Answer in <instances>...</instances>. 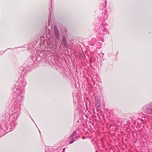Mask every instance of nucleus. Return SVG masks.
I'll list each match as a JSON object with an SVG mask.
<instances>
[{
	"label": "nucleus",
	"mask_w": 152,
	"mask_h": 152,
	"mask_svg": "<svg viewBox=\"0 0 152 152\" xmlns=\"http://www.w3.org/2000/svg\"><path fill=\"white\" fill-rule=\"evenodd\" d=\"M102 42H104V39H103V38L102 39Z\"/></svg>",
	"instance_id": "7c9ffc66"
},
{
	"label": "nucleus",
	"mask_w": 152,
	"mask_h": 152,
	"mask_svg": "<svg viewBox=\"0 0 152 152\" xmlns=\"http://www.w3.org/2000/svg\"><path fill=\"white\" fill-rule=\"evenodd\" d=\"M5 119V123H4V124H14V122L17 120V118L15 115H12V114H11L10 113H7L6 114Z\"/></svg>",
	"instance_id": "20e7f679"
},
{
	"label": "nucleus",
	"mask_w": 152,
	"mask_h": 152,
	"mask_svg": "<svg viewBox=\"0 0 152 152\" xmlns=\"http://www.w3.org/2000/svg\"><path fill=\"white\" fill-rule=\"evenodd\" d=\"M63 151H65V148H64L63 149Z\"/></svg>",
	"instance_id": "c85d7f7f"
},
{
	"label": "nucleus",
	"mask_w": 152,
	"mask_h": 152,
	"mask_svg": "<svg viewBox=\"0 0 152 152\" xmlns=\"http://www.w3.org/2000/svg\"><path fill=\"white\" fill-rule=\"evenodd\" d=\"M26 113H27L28 115V114H29V113H28V111H26Z\"/></svg>",
	"instance_id": "c756f323"
},
{
	"label": "nucleus",
	"mask_w": 152,
	"mask_h": 152,
	"mask_svg": "<svg viewBox=\"0 0 152 152\" xmlns=\"http://www.w3.org/2000/svg\"><path fill=\"white\" fill-rule=\"evenodd\" d=\"M63 77V78H65L67 77V75L65 71L62 72Z\"/></svg>",
	"instance_id": "f3484780"
},
{
	"label": "nucleus",
	"mask_w": 152,
	"mask_h": 152,
	"mask_svg": "<svg viewBox=\"0 0 152 152\" xmlns=\"http://www.w3.org/2000/svg\"><path fill=\"white\" fill-rule=\"evenodd\" d=\"M97 44L98 45V44L99 45L101 46V45H102V44L101 43H100V42H98Z\"/></svg>",
	"instance_id": "a878e982"
},
{
	"label": "nucleus",
	"mask_w": 152,
	"mask_h": 152,
	"mask_svg": "<svg viewBox=\"0 0 152 152\" xmlns=\"http://www.w3.org/2000/svg\"><path fill=\"white\" fill-rule=\"evenodd\" d=\"M143 115V113L142 112H141L139 113H138L137 114V115L139 116L140 117H139V116L137 117V116H136L137 117V118L138 119H140L142 117V116Z\"/></svg>",
	"instance_id": "2eb2a0df"
},
{
	"label": "nucleus",
	"mask_w": 152,
	"mask_h": 152,
	"mask_svg": "<svg viewBox=\"0 0 152 152\" xmlns=\"http://www.w3.org/2000/svg\"><path fill=\"white\" fill-rule=\"evenodd\" d=\"M19 104L18 105L13 104L11 102V104L13 106V107H15V109L14 110V114L12 115H14L15 117H16L17 119L18 117L20 115L21 112H20V108L19 107L20 103L19 102Z\"/></svg>",
	"instance_id": "423d86ee"
},
{
	"label": "nucleus",
	"mask_w": 152,
	"mask_h": 152,
	"mask_svg": "<svg viewBox=\"0 0 152 152\" xmlns=\"http://www.w3.org/2000/svg\"><path fill=\"white\" fill-rule=\"evenodd\" d=\"M133 118H134L132 117H130L129 118L131 120L132 123L133 124H135V123H136V121H135L134 120H133Z\"/></svg>",
	"instance_id": "aec40b11"
},
{
	"label": "nucleus",
	"mask_w": 152,
	"mask_h": 152,
	"mask_svg": "<svg viewBox=\"0 0 152 152\" xmlns=\"http://www.w3.org/2000/svg\"><path fill=\"white\" fill-rule=\"evenodd\" d=\"M4 125H5V129L7 128L9 130V132L12 131L15 128L16 126V125L15 124L14 125L13 124H4Z\"/></svg>",
	"instance_id": "1a4fd4ad"
},
{
	"label": "nucleus",
	"mask_w": 152,
	"mask_h": 152,
	"mask_svg": "<svg viewBox=\"0 0 152 152\" xmlns=\"http://www.w3.org/2000/svg\"><path fill=\"white\" fill-rule=\"evenodd\" d=\"M98 32L100 36L104 37H106L110 34L108 29L105 26L101 25L98 30Z\"/></svg>",
	"instance_id": "39448f33"
},
{
	"label": "nucleus",
	"mask_w": 152,
	"mask_h": 152,
	"mask_svg": "<svg viewBox=\"0 0 152 152\" xmlns=\"http://www.w3.org/2000/svg\"><path fill=\"white\" fill-rule=\"evenodd\" d=\"M118 54V52H117V53L116 54V55H115L116 56Z\"/></svg>",
	"instance_id": "cd10ccee"
},
{
	"label": "nucleus",
	"mask_w": 152,
	"mask_h": 152,
	"mask_svg": "<svg viewBox=\"0 0 152 152\" xmlns=\"http://www.w3.org/2000/svg\"><path fill=\"white\" fill-rule=\"evenodd\" d=\"M64 31L65 33V34H66V37H67V28L65 27H64Z\"/></svg>",
	"instance_id": "4be33fe9"
},
{
	"label": "nucleus",
	"mask_w": 152,
	"mask_h": 152,
	"mask_svg": "<svg viewBox=\"0 0 152 152\" xmlns=\"http://www.w3.org/2000/svg\"><path fill=\"white\" fill-rule=\"evenodd\" d=\"M63 152H64V151H63Z\"/></svg>",
	"instance_id": "e433bc0d"
},
{
	"label": "nucleus",
	"mask_w": 152,
	"mask_h": 152,
	"mask_svg": "<svg viewBox=\"0 0 152 152\" xmlns=\"http://www.w3.org/2000/svg\"><path fill=\"white\" fill-rule=\"evenodd\" d=\"M26 81L23 78H19L14 85L13 88L12 96L13 99L12 100V103L13 104H19L21 99L24 98V92L22 90L26 85Z\"/></svg>",
	"instance_id": "f257e3e1"
},
{
	"label": "nucleus",
	"mask_w": 152,
	"mask_h": 152,
	"mask_svg": "<svg viewBox=\"0 0 152 152\" xmlns=\"http://www.w3.org/2000/svg\"><path fill=\"white\" fill-rule=\"evenodd\" d=\"M82 138V139H85V137H83Z\"/></svg>",
	"instance_id": "bb28decb"
},
{
	"label": "nucleus",
	"mask_w": 152,
	"mask_h": 152,
	"mask_svg": "<svg viewBox=\"0 0 152 152\" xmlns=\"http://www.w3.org/2000/svg\"><path fill=\"white\" fill-rule=\"evenodd\" d=\"M5 133L4 132H1L0 131V137L4 135Z\"/></svg>",
	"instance_id": "5701e85b"
},
{
	"label": "nucleus",
	"mask_w": 152,
	"mask_h": 152,
	"mask_svg": "<svg viewBox=\"0 0 152 152\" xmlns=\"http://www.w3.org/2000/svg\"><path fill=\"white\" fill-rule=\"evenodd\" d=\"M49 11H50V14H49V15L48 16V23L49 24H50V20L51 18V12H50V11L49 10Z\"/></svg>",
	"instance_id": "6ab92c4d"
},
{
	"label": "nucleus",
	"mask_w": 152,
	"mask_h": 152,
	"mask_svg": "<svg viewBox=\"0 0 152 152\" xmlns=\"http://www.w3.org/2000/svg\"><path fill=\"white\" fill-rule=\"evenodd\" d=\"M95 107L96 108L98 109H100L101 108V105L100 103H95Z\"/></svg>",
	"instance_id": "a211bd4d"
},
{
	"label": "nucleus",
	"mask_w": 152,
	"mask_h": 152,
	"mask_svg": "<svg viewBox=\"0 0 152 152\" xmlns=\"http://www.w3.org/2000/svg\"><path fill=\"white\" fill-rule=\"evenodd\" d=\"M38 130H39V133H40V130H39V129H38Z\"/></svg>",
	"instance_id": "473e14b6"
},
{
	"label": "nucleus",
	"mask_w": 152,
	"mask_h": 152,
	"mask_svg": "<svg viewBox=\"0 0 152 152\" xmlns=\"http://www.w3.org/2000/svg\"><path fill=\"white\" fill-rule=\"evenodd\" d=\"M43 38V37H41V38Z\"/></svg>",
	"instance_id": "f704fd0d"
},
{
	"label": "nucleus",
	"mask_w": 152,
	"mask_h": 152,
	"mask_svg": "<svg viewBox=\"0 0 152 152\" xmlns=\"http://www.w3.org/2000/svg\"><path fill=\"white\" fill-rule=\"evenodd\" d=\"M77 122L78 123L79 122V121H78Z\"/></svg>",
	"instance_id": "c9c22d12"
},
{
	"label": "nucleus",
	"mask_w": 152,
	"mask_h": 152,
	"mask_svg": "<svg viewBox=\"0 0 152 152\" xmlns=\"http://www.w3.org/2000/svg\"><path fill=\"white\" fill-rule=\"evenodd\" d=\"M107 4L106 0L103 1L100 4L99 7V9L101 10H103L106 7Z\"/></svg>",
	"instance_id": "f8f14e48"
},
{
	"label": "nucleus",
	"mask_w": 152,
	"mask_h": 152,
	"mask_svg": "<svg viewBox=\"0 0 152 152\" xmlns=\"http://www.w3.org/2000/svg\"><path fill=\"white\" fill-rule=\"evenodd\" d=\"M95 103H100V98H99L98 97H96L95 98Z\"/></svg>",
	"instance_id": "dca6fc26"
},
{
	"label": "nucleus",
	"mask_w": 152,
	"mask_h": 152,
	"mask_svg": "<svg viewBox=\"0 0 152 152\" xmlns=\"http://www.w3.org/2000/svg\"><path fill=\"white\" fill-rule=\"evenodd\" d=\"M23 69V70L21 72V73H20V72H19V74L20 75H21L22 74H24L25 73V72H24V71L26 70H27L26 68L25 69Z\"/></svg>",
	"instance_id": "412c9836"
},
{
	"label": "nucleus",
	"mask_w": 152,
	"mask_h": 152,
	"mask_svg": "<svg viewBox=\"0 0 152 152\" xmlns=\"http://www.w3.org/2000/svg\"><path fill=\"white\" fill-rule=\"evenodd\" d=\"M0 125H1V127L0 128V131L1 132H4L5 133V134L6 133L9 132V130L7 128L5 129V125H4V122L1 121H0Z\"/></svg>",
	"instance_id": "6e6552de"
},
{
	"label": "nucleus",
	"mask_w": 152,
	"mask_h": 152,
	"mask_svg": "<svg viewBox=\"0 0 152 152\" xmlns=\"http://www.w3.org/2000/svg\"><path fill=\"white\" fill-rule=\"evenodd\" d=\"M99 16L98 18H99V19H100V18H101V17H100V18H99Z\"/></svg>",
	"instance_id": "2f4dec72"
},
{
	"label": "nucleus",
	"mask_w": 152,
	"mask_h": 152,
	"mask_svg": "<svg viewBox=\"0 0 152 152\" xmlns=\"http://www.w3.org/2000/svg\"><path fill=\"white\" fill-rule=\"evenodd\" d=\"M10 48H8V49H7L3 53H2V51H1L0 53V55H2L3 54V53L6 51L8 49H10Z\"/></svg>",
	"instance_id": "393cba45"
},
{
	"label": "nucleus",
	"mask_w": 152,
	"mask_h": 152,
	"mask_svg": "<svg viewBox=\"0 0 152 152\" xmlns=\"http://www.w3.org/2000/svg\"><path fill=\"white\" fill-rule=\"evenodd\" d=\"M96 54L99 55V57L100 58V59L101 60H102V61H104L103 57L104 56V53H100Z\"/></svg>",
	"instance_id": "4468645a"
},
{
	"label": "nucleus",
	"mask_w": 152,
	"mask_h": 152,
	"mask_svg": "<svg viewBox=\"0 0 152 152\" xmlns=\"http://www.w3.org/2000/svg\"><path fill=\"white\" fill-rule=\"evenodd\" d=\"M28 62H29V63L27 65V66H28V67L31 66L33 64V60L31 58L29 60V61H26V62H27V63L28 64Z\"/></svg>",
	"instance_id": "ddd939ff"
},
{
	"label": "nucleus",
	"mask_w": 152,
	"mask_h": 152,
	"mask_svg": "<svg viewBox=\"0 0 152 152\" xmlns=\"http://www.w3.org/2000/svg\"><path fill=\"white\" fill-rule=\"evenodd\" d=\"M54 35L57 40H58L59 39V31L56 26H54Z\"/></svg>",
	"instance_id": "9d476101"
},
{
	"label": "nucleus",
	"mask_w": 152,
	"mask_h": 152,
	"mask_svg": "<svg viewBox=\"0 0 152 152\" xmlns=\"http://www.w3.org/2000/svg\"><path fill=\"white\" fill-rule=\"evenodd\" d=\"M61 43L63 44L64 47L67 48V42L66 39V35L64 33L63 34Z\"/></svg>",
	"instance_id": "9b49d317"
},
{
	"label": "nucleus",
	"mask_w": 152,
	"mask_h": 152,
	"mask_svg": "<svg viewBox=\"0 0 152 152\" xmlns=\"http://www.w3.org/2000/svg\"><path fill=\"white\" fill-rule=\"evenodd\" d=\"M99 55L93 53L91 57L89 59L90 66L91 67L94 66L100 67L102 66V60L99 57Z\"/></svg>",
	"instance_id": "f03ea898"
},
{
	"label": "nucleus",
	"mask_w": 152,
	"mask_h": 152,
	"mask_svg": "<svg viewBox=\"0 0 152 152\" xmlns=\"http://www.w3.org/2000/svg\"><path fill=\"white\" fill-rule=\"evenodd\" d=\"M76 135L77 132L76 130H75L69 137V144H71L73 143L77 139V137H74Z\"/></svg>",
	"instance_id": "0eeeda50"
},
{
	"label": "nucleus",
	"mask_w": 152,
	"mask_h": 152,
	"mask_svg": "<svg viewBox=\"0 0 152 152\" xmlns=\"http://www.w3.org/2000/svg\"><path fill=\"white\" fill-rule=\"evenodd\" d=\"M41 55V54H40L39 55V56H40V55Z\"/></svg>",
	"instance_id": "72a5a7b5"
},
{
	"label": "nucleus",
	"mask_w": 152,
	"mask_h": 152,
	"mask_svg": "<svg viewBox=\"0 0 152 152\" xmlns=\"http://www.w3.org/2000/svg\"><path fill=\"white\" fill-rule=\"evenodd\" d=\"M142 111L146 114L152 115V101L145 104L142 107Z\"/></svg>",
	"instance_id": "7ed1b4c3"
},
{
	"label": "nucleus",
	"mask_w": 152,
	"mask_h": 152,
	"mask_svg": "<svg viewBox=\"0 0 152 152\" xmlns=\"http://www.w3.org/2000/svg\"><path fill=\"white\" fill-rule=\"evenodd\" d=\"M28 115L30 117V118H31V120L32 121L35 123V124H36L35 123L34 121V120L32 119V117H31V116L29 114H28Z\"/></svg>",
	"instance_id": "b1692460"
}]
</instances>
